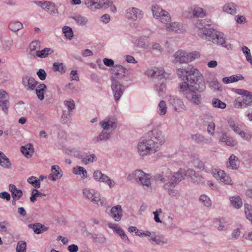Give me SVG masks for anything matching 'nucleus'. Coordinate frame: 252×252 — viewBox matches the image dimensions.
I'll use <instances>...</instances> for the list:
<instances>
[{"label": "nucleus", "instance_id": "1", "mask_svg": "<svg viewBox=\"0 0 252 252\" xmlns=\"http://www.w3.org/2000/svg\"><path fill=\"white\" fill-rule=\"evenodd\" d=\"M165 141L162 132L154 129L145 134L144 139H141L137 145L138 152L141 156H145L157 152Z\"/></svg>", "mask_w": 252, "mask_h": 252}, {"label": "nucleus", "instance_id": "2", "mask_svg": "<svg viewBox=\"0 0 252 252\" xmlns=\"http://www.w3.org/2000/svg\"><path fill=\"white\" fill-rule=\"evenodd\" d=\"M177 74L182 80L186 82L189 86H197L199 92H203L205 88V83L203 77L199 71L193 66L187 68H180L177 69Z\"/></svg>", "mask_w": 252, "mask_h": 252}, {"label": "nucleus", "instance_id": "3", "mask_svg": "<svg viewBox=\"0 0 252 252\" xmlns=\"http://www.w3.org/2000/svg\"><path fill=\"white\" fill-rule=\"evenodd\" d=\"M205 20H198L195 23V28L198 30V35L203 39H208L214 44L221 45L227 48L228 46L225 45V39L222 32L216 31L213 29H208L206 27L208 24Z\"/></svg>", "mask_w": 252, "mask_h": 252}, {"label": "nucleus", "instance_id": "4", "mask_svg": "<svg viewBox=\"0 0 252 252\" xmlns=\"http://www.w3.org/2000/svg\"><path fill=\"white\" fill-rule=\"evenodd\" d=\"M197 87L194 85L189 86L186 82L180 83L179 86L180 91L184 93L186 98L191 103L198 105L201 102L202 97L200 93L202 92H199Z\"/></svg>", "mask_w": 252, "mask_h": 252}, {"label": "nucleus", "instance_id": "5", "mask_svg": "<svg viewBox=\"0 0 252 252\" xmlns=\"http://www.w3.org/2000/svg\"><path fill=\"white\" fill-rule=\"evenodd\" d=\"M174 61L180 63L191 62L196 58L199 57V53L197 52H191L187 54L182 50H178L174 55Z\"/></svg>", "mask_w": 252, "mask_h": 252}, {"label": "nucleus", "instance_id": "6", "mask_svg": "<svg viewBox=\"0 0 252 252\" xmlns=\"http://www.w3.org/2000/svg\"><path fill=\"white\" fill-rule=\"evenodd\" d=\"M128 177L133 178L135 181H139L142 185L149 187L151 186L150 175L145 173L142 170H137L132 174H129Z\"/></svg>", "mask_w": 252, "mask_h": 252}, {"label": "nucleus", "instance_id": "7", "mask_svg": "<svg viewBox=\"0 0 252 252\" xmlns=\"http://www.w3.org/2000/svg\"><path fill=\"white\" fill-rule=\"evenodd\" d=\"M83 194L84 197L98 206H102L104 203V200L101 199L99 194L95 192L93 189H83Z\"/></svg>", "mask_w": 252, "mask_h": 252}, {"label": "nucleus", "instance_id": "8", "mask_svg": "<svg viewBox=\"0 0 252 252\" xmlns=\"http://www.w3.org/2000/svg\"><path fill=\"white\" fill-rule=\"evenodd\" d=\"M111 89L114 94V99L117 102L124 92V86L121 83L120 80H116L115 78H111Z\"/></svg>", "mask_w": 252, "mask_h": 252}, {"label": "nucleus", "instance_id": "9", "mask_svg": "<svg viewBox=\"0 0 252 252\" xmlns=\"http://www.w3.org/2000/svg\"><path fill=\"white\" fill-rule=\"evenodd\" d=\"M113 75L111 78H115L116 80H121L124 77L129 74V71L121 65H116L111 69Z\"/></svg>", "mask_w": 252, "mask_h": 252}, {"label": "nucleus", "instance_id": "10", "mask_svg": "<svg viewBox=\"0 0 252 252\" xmlns=\"http://www.w3.org/2000/svg\"><path fill=\"white\" fill-rule=\"evenodd\" d=\"M143 14L144 13L141 9L135 7H130L126 10V16L129 20L136 21L141 19Z\"/></svg>", "mask_w": 252, "mask_h": 252}, {"label": "nucleus", "instance_id": "11", "mask_svg": "<svg viewBox=\"0 0 252 252\" xmlns=\"http://www.w3.org/2000/svg\"><path fill=\"white\" fill-rule=\"evenodd\" d=\"M184 15L189 18H203L206 15V11L201 7L196 6L189 11H186Z\"/></svg>", "mask_w": 252, "mask_h": 252}, {"label": "nucleus", "instance_id": "12", "mask_svg": "<svg viewBox=\"0 0 252 252\" xmlns=\"http://www.w3.org/2000/svg\"><path fill=\"white\" fill-rule=\"evenodd\" d=\"M9 105V94L3 90H0V108L5 114H7Z\"/></svg>", "mask_w": 252, "mask_h": 252}, {"label": "nucleus", "instance_id": "13", "mask_svg": "<svg viewBox=\"0 0 252 252\" xmlns=\"http://www.w3.org/2000/svg\"><path fill=\"white\" fill-rule=\"evenodd\" d=\"M213 176L217 180L224 183L226 185H233V183L228 175L222 170L215 169L213 172Z\"/></svg>", "mask_w": 252, "mask_h": 252}, {"label": "nucleus", "instance_id": "14", "mask_svg": "<svg viewBox=\"0 0 252 252\" xmlns=\"http://www.w3.org/2000/svg\"><path fill=\"white\" fill-rule=\"evenodd\" d=\"M93 177L95 181L105 183L107 184L110 188H112L114 186V182L110 179L108 176L102 174L99 170L95 171L94 172Z\"/></svg>", "mask_w": 252, "mask_h": 252}, {"label": "nucleus", "instance_id": "15", "mask_svg": "<svg viewBox=\"0 0 252 252\" xmlns=\"http://www.w3.org/2000/svg\"><path fill=\"white\" fill-rule=\"evenodd\" d=\"M187 177L189 178V181L193 184L196 185H203L204 184L203 178L193 169H188L187 170Z\"/></svg>", "mask_w": 252, "mask_h": 252}, {"label": "nucleus", "instance_id": "16", "mask_svg": "<svg viewBox=\"0 0 252 252\" xmlns=\"http://www.w3.org/2000/svg\"><path fill=\"white\" fill-rule=\"evenodd\" d=\"M38 82L32 77L23 75L22 77V84L27 91H33L35 89Z\"/></svg>", "mask_w": 252, "mask_h": 252}, {"label": "nucleus", "instance_id": "17", "mask_svg": "<svg viewBox=\"0 0 252 252\" xmlns=\"http://www.w3.org/2000/svg\"><path fill=\"white\" fill-rule=\"evenodd\" d=\"M229 126L235 132L239 134L242 137L249 140L251 138L252 135L251 133H246L244 131L241 130L240 128L238 125H236L233 120L230 119L228 120Z\"/></svg>", "mask_w": 252, "mask_h": 252}, {"label": "nucleus", "instance_id": "18", "mask_svg": "<svg viewBox=\"0 0 252 252\" xmlns=\"http://www.w3.org/2000/svg\"><path fill=\"white\" fill-rule=\"evenodd\" d=\"M158 80V82H157L155 85V89L158 92L159 95H162L166 88V79L165 76H163Z\"/></svg>", "mask_w": 252, "mask_h": 252}, {"label": "nucleus", "instance_id": "19", "mask_svg": "<svg viewBox=\"0 0 252 252\" xmlns=\"http://www.w3.org/2000/svg\"><path fill=\"white\" fill-rule=\"evenodd\" d=\"M63 176L62 171L58 165H53L51 167V173L49 175V179L55 181L61 179Z\"/></svg>", "mask_w": 252, "mask_h": 252}, {"label": "nucleus", "instance_id": "20", "mask_svg": "<svg viewBox=\"0 0 252 252\" xmlns=\"http://www.w3.org/2000/svg\"><path fill=\"white\" fill-rule=\"evenodd\" d=\"M164 73L165 71L162 68L149 69L147 71V74L148 76L153 77L157 80L164 76Z\"/></svg>", "mask_w": 252, "mask_h": 252}, {"label": "nucleus", "instance_id": "21", "mask_svg": "<svg viewBox=\"0 0 252 252\" xmlns=\"http://www.w3.org/2000/svg\"><path fill=\"white\" fill-rule=\"evenodd\" d=\"M104 0H85V4L91 9H99L105 4Z\"/></svg>", "mask_w": 252, "mask_h": 252}, {"label": "nucleus", "instance_id": "22", "mask_svg": "<svg viewBox=\"0 0 252 252\" xmlns=\"http://www.w3.org/2000/svg\"><path fill=\"white\" fill-rule=\"evenodd\" d=\"M110 215L117 221L121 220L123 216L121 205H118L112 207L110 210Z\"/></svg>", "mask_w": 252, "mask_h": 252}, {"label": "nucleus", "instance_id": "23", "mask_svg": "<svg viewBox=\"0 0 252 252\" xmlns=\"http://www.w3.org/2000/svg\"><path fill=\"white\" fill-rule=\"evenodd\" d=\"M240 161L238 158L234 155H230L227 162V167L232 170H236L238 168Z\"/></svg>", "mask_w": 252, "mask_h": 252}, {"label": "nucleus", "instance_id": "24", "mask_svg": "<svg viewBox=\"0 0 252 252\" xmlns=\"http://www.w3.org/2000/svg\"><path fill=\"white\" fill-rule=\"evenodd\" d=\"M43 9L50 14H58L59 11L58 8L56 7V5L54 3L49 1H45V3L43 5Z\"/></svg>", "mask_w": 252, "mask_h": 252}, {"label": "nucleus", "instance_id": "25", "mask_svg": "<svg viewBox=\"0 0 252 252\" xmlns=\"http://www.w3.org/2000/svg\"><path fill=\"white\" fill-rule=\"evenodd\" d=\"M185 177H187V171L180 169L178 172L174 173L171 179L178 184L180 182L184 179Z\"/></svg>", "mask_w": 252, "mask_h": 252}, {"label": "nucleus", "instance_id": "26", "mask_svg": "<svg viewBox=\"0 0 252 252\" xmlns=\"http://www.w3.org/2000/svg\"><path fill=\"white\" fill-rule=\"evenodd\" d=\"M21 152L27 158H30L32 157L34 153V148L32 144H28L25 146H22L21 147Z\"/></svg>", "mask_w": 252, "mask_h": 252}, {"label": "nucleus", "instance_id": "27", "mask_svg": "<svg viewBox=\"0 0 252 252\" xmlns=\"http://www.w3.org/2000/svg\"><path fill=\"white\" fill-rule=\"evenodd\" d=\"M238 6L233 2H229L225 4L222 8L223 11L231 15L235 14L237 13Z\"/></svg>", "mask_w": 252, "mask_h": 252}, {"label": "nucleus", "instance_id": "28", "mask_svg": "<svg viewBox=\"0 0 252 252\" xmlns=\"http://www.w3.org/2000/svg\"><path fill=\"white\" fill-rule=\"evenodd\" d=\"M169 103L172 105L175 110L181 108L184 106L183 102L178 97L175 96L170 97Z\"/></svg>", "mask_w": 252, "mask_h": 252}, {"label": "nucleus", "instance_id": "29", "mask_svg": "<svg viewBox=\"0 0 252 252\" xmlns=\"http://www.w3.org/2000/svg\"><path fill=\"white\" fill-rule=\"evenodd\" d=\"M110 137V133L107 131L102 130L101 132L96 137H95L93 141L94 143H100L107 141Z\"/></svg>", "mask_w": 252, "mask_h": 252}, {"label": "nucleus", "instance_id": "30", "mask_svg": "<svg viewBox=\"0 0 252 252\" xmlns=\"http://www.w3.org/2000/svg\"><path fill=\"white\" fill-rule=\"evenodd\" d=\"M9 190L11 193L12 198L20 199L23 195L22 190L18 189L13 184L9 185Z\"/></svg>", "mask_w": 252, "mask_h": 252}, {"label": "nucleus", "instance_id": "31", "mask_svg": "<svg viewBox=\"0 0 252 252\" xmlns=\"http://www.w3.org/2000/svg\"><path fill=\"white\" fill-rule=\"evenodd\" d=\"M0 165L6 169H9L11 166L9 158L1 151H0Z\"/></svg>", "mask_w": 252, "mask_h": 252}, {"label": "nucleus", "instance_id": "32", "mask_svg": "<svg viewBox=\"0 0 252 252\" xmlns=\"http://www.w3.org/2000/svg\"><path fill=\"white\" fill-rule=\"evenodd\" d=\"M231 205L236 209H239L242 206L243 202L242 199L239 196L236 195L231 196L229 198Z\"/></svg>", "mask_w": 252, "mask_h": 252}, {"label": "nucleus", "instance_id": "33", "mask_svg": "<svg viewBox=\"0 0 252 252\" xmlns=\"http://www.w3.org/2000/svg\"><path fill=\"white\" fill-rule=\"evenodd\" d=\"M47 87L45 84H40L35 90L38 98L40 100H43L44 98V92Z\"/></svg>", "mask_w": 252, "mask_h": 252}, {"label": "nucleus", "instance_id": "34", "mask_svg": "<svg viewBox=\"0 0 252 252\" xmlns=\"http://www.w3.org/2000/svg\"><path fill=\"white\" fill-rule=\"evenodd\" d=\"M54 53V50L50 48H45L41 51H37L36 55L37 57L43 59L47 57Z\"/></svg>", "mask_w": 252, "mask_h": 252}, {"label": "nucleus", "instance_id": "35", "mask_svg": "<svg viewBox=\"0 0 252 252\" xmlns=\"http://www.w3.org/2000/svg\"><path fill=\"white\" fill-rule=\"evenodd\" d=\"M167 28L169 31H175L177 32H181L183 31L182 25L178 22H172L167 24Z\"/></svg>", "mask_w": 252, "mask_h": 252}, {"label": "nucleus", "instance_id": "36", "mask_svg": "<svg viewBox=\"0 0 252 252\" xmlns=\"http://www.w3.org/2000/svg\"><path fill=\"white\" fill-rule=\"evenodd\" d=\"M154 244L163 245L167 243V240L163 236H151L149 239Z\"/></svg>", "mask_w": 252, "mask_h": 252}, {"label": "nucleus", "instance_id": "37", "mask_svg": "<svg viewBox=\"0 0 252 252\" xmlns=\"http://www.w3.org/2000/svg\"><path fill=\"white\" fill-rule=\"evenodd\" d=\"M91 238L94 243L100 244H104L106 241V238L101 234H92Z\"/></svg>", "mask_w": 252, "mask_h": 252}, {"label": "nucleus", "instance_id": "38", "mask_svg": "<svg viewBox=\"0 0 252 252\" xmlns=\"http://www.w3.org/2000/svg\"><path fill=\"white\" fill-rule=\"evenodd\" d=\"M23 27V24L19 21L11 22L8 26L9 30L13 32L18 31L22 29Z\"/></svg>", "mask_w": 252, "mask_h": 252}, {"label": "nucleus", "instance_id": "39", "mask_svg": "<svg viewBox=\"0 0 252 252\" xmlns=\"http://www.w3.org/2000/svg\"><path fill=\"white\" fill-rule=\"evenodd\" d=\"M167 105L166 102L164 100L159 102L158 105V113L160 116L164 115L167 111Z\"/></svg>", "mask_w": 252, "mask_h": 252}, {"label": "nucleus", "instance_id": "40", "mask_svg": "<svg viewBox=\"0 0 252 252\" xmlns=\"http://www.w3.org/2000/svg\"><path fill=\"white\" fill-rule=\"evenodd\" d=\"M73 173L76 175H82V177L86 178L87 177V172L86 170L82 167L76 166L73 168Z\"/></svg>", "mask_w": 252, "mask_h": 252}, {"label": "nucleus", "instance_id": "41", "mask_svg": "<svg viewBox=\"0 0 252 252\" xmlns=\"http://www.w3.org/2000/svg\"><path fill=\"white\" fill-rule=\"evenodd\" d=\"M54 71H59L62 74L65 72V66L63 63H54L53 65Z\"/></svg>", "mask_w": 252, "mask_h": 252}, {"label": "nucleus", "instance_id": "42", "mask_svg": "<svg viewBox=\"0 0 252 252\" xmlns=\"http://www.w3.org/2000/svg\"><path fill=\"white\" fill-rule=\"evenodd\" d=\"M245 213L247 219L252 223V206L248 204H244Z\"/></svg>", "mask_w": 252, "mask_h": 252}, {"label": "nucleus", "instance_id": "43", "mask_svg": "<svg viewBox=\"0 0 252 252\" xmlns=\"http://www.w3.org/2000/svg\"><path fill=\"white\" fill-rule=\"evenodd\" d=\"M165 11H166L161 9L157 5L153 6L152 8V12L153 15L155 17L157 18V19H158L159 17H160V16L162 15V14Z\"/></svg>", "mask_w": 252, "mask_h": 252}, {"label": "nucleus", "instance_id": "44", "mask_svg": "<svg viewBox=\"0 0 252 252\" xmlns=\"http://www.w3.org/2000/svg\"><path fill=\"white\" fill-rule=\"evenodd\" d=\"M192 140L194 141L197 143H201L202 142H206L207 140L205 138L199 133L192 134L191 135Z\"/></svg>", "mask_w": 252, "mask_h": 252}, {"label": "nucleus", "instance_id": "45", "mask_svg": "<svg viewBox=\"0 0 252 252\" xmlns=\"http://www.w3.org/2000/svg\"><path fill=\"white\" fill-rule=\"evenodd\" d=\"M63 32L66 38L71 40L73 36V33L72 29L68 26H64L63 28Z\"/></svg>", "mask_w": 252, "mask_h": 252}, {"label": "nucleus", "instance_id": "46", "mask_svg": "<svg viewBox=\"0 0 252 252\" xmlns=\"http://www.w3.org/2000/svg\"><path fill=\"white\" fill-rule=\"evenodd\" d=\"M42 196H45L46 194L40 192L36 189H33L32 190V192L31 193L30 200L32 202H34L36 200V198L37 197H41Z\"/></svg>", "mask_w": 252, "mask_h": 252}, {"label": "nucleus", "instance_id": "47", "mask_svg": "<svg viewBox=\"0 0 252 252\" xmlns=\"http://www.w3.org/2000/svg\"><path fill=\"white\" fill-rule=\"evenodd\" d=\"M28 226L30 228H32L35 233L39 234L42 232L41 228L43 227V225L40 223H35L34 224H30Z\"/></svg>", "mask_w": 252, "mask_h": 252}, {"label": "nucleus", "instance_id": "48", "mask_svg": "<svg viewBox=\"0 0 252 252\" xmlns=\"http://www.w3.org/2000/svg\"><path fill=\"white\" fill-rule=\"evenodd\" d=\"M212 105L214 107L220 109H224L226 107V104L218 98H213Z\"/></svg>", "mask_w": 252, "mask_h": 252}, {"label": "nucleus", "instance_id": "49", "mask_svg": "<svg viewBox=\"0 0 252 252\" xmlns=\"http://www.w3.org/2000/svg\"><path fill=\"white\" fill-rule=\"evenodd\" d=\"M72 18L79 25L84 26L88 22L86 17L80 15L75 16Z\"/></svg>", "mask_w": 252, "mask_h": 252}, {"label": "nucleus", "instance_id": "50", "mask_svg": "<svg viewBox=\"0 0 252 252\" xmlns=\"http://www.w3.org/2000/svg\"><path fill=\"white\" fill-rule=\"evenodd\" d=\"M199 201L206 207H208L211 206L212 202L211 199L205 194H202L200 196Z\"/></svg>", "mask_w": 252, "mask_h": 252}, {"label": "nucleus", "instance_id": "51", "mask_svg": "<svg viewBox=\"0 0 252 252\" xmlns=\"http://www.w3.org/2000/svg\"><path fill=\"white\" fill-rule=\"evenodd\" d=\"M158 19L162 23L166 24L170 22L171 19L169 13L167 11L164 12Z\"/></svg>", "mask_w": 252, "mask_h": 252}, {"label": "nucleus", "instance_id": "52", "mask_svg": "<svg viewBox=\"0 0 252 252\" xmlns=\"http://www.w3.org/2000/svg\"><path fill=\"white\" fill-rule=\"evenodd\" d=\"M96 160V156L94 154H91L89 156H87L86 157L82 158V161L85 164L93 163Z\"/></svg>", "mask_w": 252, "mask_h": 252}, {"label": "nucleus", "instance_id": "53", "mask_svg": "<svg viewBox=\"0 0 252 252\" xmlns=\"http://www.w3.org/2000/svg\"><path fill=\"white\" fill-rule=\"evenodd\" d=\"M65 153L66 155H68L69 156H73L77 158H80L81 156L80 153L74 148L67 149L65 151Z\"/></svg>", "mask_w": 252, "mask_h": 252}, {"label": "nucleus", "instance_id": "54", "mask_svg": "<svg viewBox=\"0 0 252 252\" xmlns=\"http://www.w3.org/2000/svg\"><path fill=\"white\" fill-rule=\"evenodd\" d=\"M104 2H105V4L103 6L101 7V8H107L110 7V10L113 13H115L117 11V8L116 6L113 4V2L111 0H104Z\"/></svg>", "mask_w": 252, "mask_h": 252}, {"label": "nucleus", "instance_id": "55", "mask_svg": "<svg viewBox=\"0 0 252 252\" xmlns=\"http://www.w3.org/2000/svg\"><path fill=\"white\" fill-rule=\"evenodd\" d=\"M41 43L39 40H35L32 41L29 46L30 50L31 52L34 51L36 50H39L40 49Z\"/></svg>", "mask_w": 252, "mask_h": 252}, {"label": "nucleus", "instance_id": "56", "mask_svg": "<svg viewBox=\"0 0 252 252\" xmlns=\"http://www.w3.org/2000/svg\"><path fill=\"white\" fill-rule=\"evenodd\" d=\"M28 182L32 185L34 187L38 188L40 187L39 180H37L36 178L34 176H31L28 179Z\"/></svg>", "mask_w": 252, "mask_h": 252}, {"label": "nucleus", "instance_id": "57", "mask_svg": "<svg viewBox=\"0 0 252 252\" xmlns=\"http://www.w3.org/2000/svg\"><path fill=\"white\" fill-rule=\"evenodd\" d=\"M26 243L23 241H20L17 243L16 252H26Z\"/></svg>", "mask_w": 252, "mask_h": 252}, {"label": "nucleus", "instance_id": "58", "mask_svg": "<svg viewBox=\"0 0 252 252\" xmlns=\"http://www.w3.org/2000/svg\"><path fill=\"white\" fill-rule=\"evenodd\" d=\"M242 51L246 55V60L251 64H252V57L251 54L250 50L246 46L242 47Z\"/></svg>", "mask_w": 252, "mask_h": 252}, {"label": "nucleus", "instance_id": "59", "mask_svg": "<svg viewBox=\"0 0 252 252\" xmlns=\"http://www.w3.org/2000/svg\"><path fill=\"white\" fill-rule=\"evenodd\" d=\"M177 184L171 178L170 181L164 185L163 188L167 191L174 189Z\"/></svg>", "mask_w": 252, "mask_h": 252}, {"label": "nucleus", "instance_id": "60", "mask_svg": "<svg viewBox=\"0 0 252 252\" xmlns=\"http://www.w3.org/2000/svg\"><path fill=\"white\" fill-rule=\"evenodd\" d=\"M64 105L68 109L69 114H70L71 111L75 108V105L74 101L72 99L64 101Z\"/></svg>", "mask_w": 252, "mask_h": 252}, {"label": "nucleus", "instance_id": "61", "mask_svg": "<svg viewBox=\"0 0 252 252\" xmlns=\"http://www.w3.org/2000/svg\"><path fill=\"white\" fill-rule=\"evenodd\" d=\"M147 39L145 37H140L137 40V46L141 48H145L147 47Z\"/></svg>", "mask_w": 252, "mask_h": 252}, {"label": "nucleus", "instance_id": "62", "mask_svg": "<svg viewBox=\"0 0 252 252\" xmlns=\"http://www.w3.org/2000/svg\"><path fill=\"white\" fill-rule=\"evenodd\" d=\"M243 103L245 105H252V94H251L250 92L248 95L245 96V97L243 98Z\"/></svg>", "mask_w": 252, "mask_h": 252}, {"label": "nucleus", "instance_id": "63", "mask_svg": "<svg viewBox=\"0 0 252 252\" xmlns=\"http://www.w3.org/2000/svg\"><path fill=\"white\" fill-rule=\"evenodd\" d=\"M193 165L194 167L204 170V163L198 158H196L193 160Z\"/></svg>", "mask_w": 252, "mask_h": 252}, {"label": "nucleus", "instance_id": "64", "mask_svg": "<svg viewBox=\"0 0 252 252\" xmlns=\"http://www.w3.org/2000/svg\"><path fill=\"white\" fill-rule=\"evenodd\" d=\"M244 105L243 99L240 97H237L234 101V106L235 108H240Z\"/></svg>", "mask_w": 252, "mask_h": 252}]
</instances>
